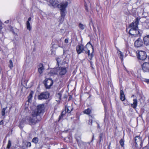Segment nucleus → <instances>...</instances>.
<instances>
[{"label":"nucleus","instance_id":"obj_52","mask_svg":"<svg viewBox=\"0 0 149 149\" xmlns=\"http://www.w3.org/2000/svg\"><path fill=\"white\" fill-rule=\"evenodd\" d=\"M70 97L69 98V100H70Z\"/></svg>","mask_w":149,"mask_h":149},{"label":"nucleus","instance_id":"obj_34","mask_svg":"<svg viewBox=\"0 0 149 149\" xmlns=\"http://www.w3.org/2000/svg\"><path fill=\"white\" fill-rule=\"evenodd\" d=\"M7 108V107L3 109L1 111V115L2 116H4L5 115V111Z\"/></svg>","mask_w":149,"mask_h":149},{"label":"nucleus","instance_id":"obj_22","mask_svg":"<svg viewBox=\"0 0 149 149\" xmlns=\"http://www.w3.org/2000/svg\"><path fill=\"white\" fill-rule=\"evenodd\" d=\"M91 110L90 108H88L87 109L83 111L84 113L88 114L90 116V114L91 113Z\"/></svg>","mask_w":149,"mask_h":149},{"label":"nucleus","instance_id":"obj_11","mask_svg":"<svg viewBox=\"0 0 149 149\" xmlns=\"http://www.w3.org/2000/svg\"><path fill=\"white\" fill-rule=\"evenodd\" d=\"M143 44L142 40L139 38L135 42L134 45L136 47H139L142 46Z\"/></svg>","mask_w":149,"mask_h":149},{"label":"nucleus","instance_id":"obj_46","mask_svg":"<svg viewBox=\"0 0 149 149\" xmlns=\"http://www.w3.org/2000/svg\"><path fill=\"white\" fill-rule=\"evenodd\" d=\"M91 120L90 123H89V124H91V125L92 123V120Z\"/></svg>","mask_w":149,"mask_h":149},{"label":"nucleus","instance_id":"obj_2","mask_svg":"<svg viewBox=\"0 0 149 149\" xmlns=\"http://www.w3.org/2000/svg\"><path fill=\"white\" fill-rule=\"evenodd\" d=\"M67 72L66 68L59 67L52 69L51 72L53 74L58 75L59 76H61L65 75Z\"/></svg>","mask_w":149,"mask_h":149},{"label":"nucleus","instance_id":"obj_4","mask_svg":"<svg viewBox=\"0 0 149 149\" xmlns=\"http://www.w3.org/2000/svg\"><path fill=\"white\" fill-rule=\"evenodd\" d=\"M137 56L138 59L143 60L146 59V52L143 51H140L137 53Z\"/></svg>","mask_w":149,"mask_h":149},{"label":"nucleus","instance_id":"obj_29","mask_svg":"<svg viewBox=\"0 0 149 149\" xmlns=\"http://www.w3.org/2000/svg\"><path fill=\"white\" fill-rule=\"evenodd\" d=\"M9 64L8 65V67L10 69L12 68L13 66V63L12 61L11 60H10L9 61Z\"/></svg>","mask_w":149,"mask_h":149},{"label":"nucleus","instance_id":"obj_16","mask_svg":"<svg viewBox=\"0 0 149 149\" xmlns=\"http://www.w3.org/2000/svg\"><path fill=\"white\" fill-rule=\"evenodd\" d=\"M44 108V105L43 104H41L37 107V108L36 109L38 110V112L40 114L43 111Z\"/></svg>","mask_w":149,"mask_h":149},{"label":"nucleus","instance_id":"obj_1","mask_svg":"<svg viewBox=\"0 0 149 149\" xmlns=\"http://www.w3.org/2000/svg\"><path fill=\"white\" fill-rule=\"evenodd\" d=\"M39 114V113L38 112V110L35 109L33 111L31 116L26 117V119L30 124L33 125L36 123L37 122L36 117Z\"/></svg>","mask_w":149,"mask_h":149},{"label":"nucleus","instance_id":"obj_7","mask_svg":"<svg viewBox=\"0 0 149 149\" xmlns=\"http://www.w3.org/2000/svg\"><path fill=\"white\" fill-rule=\"evenodd\" d=\"M49 2L51 5L54 7H56L59 6L60 1V0H49Z\"/></svg>","mask_w":149,"mask_h":149},{"label":"nucleus","instance_id":"obj_27","mask_svg":"<svg viewBox=\"0 0 149 149\" xmlns=\"http://www.w3.org/2000/svg\"><path fill=\"white\" fill-rule=\"evenodd\" d=\"M26 146L27 148L30 147L31 146V144L30 142H25L24 145V146Z\"/></svg>","mask_w":149,"mask_h":149},{"label":"nucleus","instance_id":"obj_37","mask_svg":"<svg viewBox=\"0 0 149 149\" xmlns=\"http://www.w3.org/2000/svg\"><path fill=\"white\" fill-rule=\"evenodd\" d=\"M61 17L64 18L65 15L64 14L65 11H61Z\"/></svg>","mask_w":149,"mask_h":149},{"label":"nucleus","instance_id":"obj_18","mask_svg":"<svg viewBox=\"0 0 149 149\" xmlns=\"http://www.w3.org/2000/svg\"><path fill=\"white\" fill-rule=\"evenodd\" d=\"M120 99L123 101L125 100V96L124 93L123 91L122 90L120 91Z\"/></svg>","mask_w":149,"mask_h":149},{"label":"nucleus","instance_id":"obj_55","mask_svg":"<svg viewBox=\"0 0 149 149\" xmlns=\"http://www.w3.org/2000/svg\"><path fill=\"white\" fill-rule=\"evenodd\" d=\"M93 137H94V136H93Z\"/></svg>","mask_w":149,"mask_h":149},{"label":"nucleus","instance_id":"obj_38","mask_svg":"<svg viewBox=\"0 0 149 149\" xmlns=\"http://www.w3.org/2000/svg\"><path fill=\"white\" fill-rule=\"evenodd\" d=\"M92 26L93 27V30L95 33L96 35V29L94 27V25H93V24L92 23Z\"/></svg>","mask_w":149,"mask_h":149},{"label":"nucleus","instance_id":"obj_30","mask_svg":"<svg viewBox=\"0 0 149 149\" xmlns=\"http://www.w3.org/2000/svg\"><path fill=\"white\" fill-rule=\"evenodd\" d=\"M32 95L33 93H32V92H31L28 97V100L29 102L30 101V100H31L32 97Z\"/></svg>","mask_w":149,"mask_h":149},{"label":"nucleus","instance_id":"obj_19","mask_svg":"<svg viewBox=\"0 0 149 149\" xmlns=\"http://www.w3.org/2000/svg\"><path fill=\"white\" fill-rule=\"evenodd\" d=\"M90 42H88L85 46V47H84V51L86 53H87L90 52V50L88 49V47L90 46Z\"/></svg>","mask_w":149,"mask_h":149},{"label":"nucleus","instance_id":"obj_54","mask_svg":"<svg viewBox=\"0 0 149 149\" xmlns=\"http://www.w3.org/2000/svg\"><path fill=\"white\" fill-rule=\"evenodd\" d=\"M132 97L134 96V95H132Z\"/></svg>","mask_w":149,"mask_h":149},{"label":"nucleus","instance_id":"obj_13","mask_svg":"<svg viewBox=\"0 0 149 149\" xmlns=\"http://www.w3.org/2000/svg\"><path fill=\"white\" fill-rule=\"evenodd\" d=\"M68 4L67 1L62 2L61 3L60 10L61 11H65L66 8L68 6Z\"/></svg>","mask_w":149,"mask_h":149},{"label":"nucleus","instance_id":"obj_3","mask_svg":"<svg viewBox=\"0 0 149 149\" xmlns=\"http://www.w3.org/2000/svg\"><path fill=\"white\" fill-rule=\"evenodd\" d=\"M129 33L131 35L132 37H135L140 36V34L138 30V29L131 28L130 29Z\"/></svg>","mask_w":149,"mask_h":149},{"label":"nucleus","instance_id":"obj_35","mask_svg":"<svg viewBox=\"0 0 149 149\" xmlns=\"http://www.w3.org/2000/svg\"><path fill=\"white\" fill-rule=\"evenodd\" d=\"M92 53H93V52ZM87 54H88V56L89 59L90 60H91L93 57V55L92 53L90 54V52H89Z\"/></svg>","mask_w":149,"mask_h":149},{"label":"nucleus","instance_id":"obj_45","mask_svg":"<svg viewBox=\"0 0 149 149\" xmlns=\"http://www.w3.org/2000/svg\"><path fill=\"white\" fill-rule=\"evenodd\" d=\"M31 17H29L28 19V20L27 21H29H29H30L31 20Z\"/></svg>","mask_w":149,"mask_h":149},{"label":"nucleus","instance_id":"obj_43","mask_svg":"<svg viewBox=\"0 0 149 149\" xmlns=\"http://www.w3.org/2000/svg\"><path fill=\"white\" fill-rule=\"evenodd\" d=\"M3 124V120H2L0 122V124L1 125H2Z\"/></svg>","mask_w":149,"mask_h":149},{"label":"nucleus","instance_id":"obj_23","mask_svg":"<svg viewBox=\"0 0 149 149\" xmlns=\"http://www.w3.org/2000/svg\"><path fill=\"white\" fill-rule=\"evenodd\" d=\"M118 50L117 53H118L119 55L120 56V58L122 61H123V54L122 52L120 51L119 49H118Z\"/></svg>","mask_w":149,"mask_h":149},{"label":"nucleus","instance_id":"obj_15","mask_svg":"<svg viewBox=\"0 0 149 149\" xmlns=\"http://www.w3.org/2000/svg\"><path fill=\"white\" fill-rule=\"evenodd\" d=\"M144 44L146 45H149V35L145 36L143 38Z\"/></svg>","mask_w":149,"mask_h":149},{"label":"nucleus","instance_id":"obj_12","mask_svg":"<svg viewBox=\"0 0 149 149\" xmlns=\"http://www.w3.org/2000/svg\"><path fill=\"white\" fill-rule=\"evenodd\" d=\"M76 50L77 54H79L84 51V46L82 45H77L76 47Z\"/></svg>","mask_w":149,"mask_h":149},{"label":"nucleus","instance_id":"obj_47","mask_svg":"<svg viewBox=\"0 0 149 149\" xmlns=\"http://www.w3.org/2000/svg\"><path fill=\"white\" fill-rule=\"evenodd\" d=\"M8 21H9L8 20H7V21H6L5 22V23H8Z\"/></svg>","mask_w":149,"mask_h":149},{"label":"nucleus","instance_id":"obj_20","mask_svg":"<svg viewBox=\"0 0 149 149\" xmlns=\"http://www.w3.org/2000/svg\"><path fill=\"white\" fill-rule=\"evenodd\" d=\"M72 106H66L65 107V111H67V112L70 113L71 111H72Z\"/></svg>","mask_w":149,"mask_h":149},{"label":"nucleus","instance_id":"obj_53","mask_svg":"<svg viewBox=\"0 0 149 149\" xmlns=\"http://www.w3.org/2000/svg\"><path fill=\"white\" fill-rule=\"evenodd\" d=\"M70 97L69 98V100H70Z\"/></svg>","mask_w":149,"mask_h":149},{"label":"nucleus","instance_id":"obj_39","mask_svg":"<svg viewBox=\"0 0 149 149\" xmlns=\"http://www.w3.org/2000/svg\"><path fill=\"white\" fill-rule=\"evenodd\" d=\"M103 136V134L102 133H101L100 134L99 137L100 138L102 139Z\"/></svg>","mask_w":149,"mask_h":149},{"label":"nucleus","instance_id":"obj_28","mask_svg":"<svg viewBox=\"0 0 149 149\" xmlns=\"http://www.w3.org/2000/svg\"><path fill=\"white\" fill-rule=\"evenodd\" d=\"M79 26L81 29L83 30L84 29L85 26L81 23H80L79 24Z\"/></svg>","mask_w":149,"mask_h":149},{"label":"nucleus","instance_id":"obj_24","mask_svg":"<svg viewBox=\"0 0 149 149\" xmlns=\"http://www.w3.org/2000/svg\"><path fill=\"white\" fill-rule=\"evenodd\" d=\"M26 28L29 31H31V30L32 27L30 25V23L29 21L26 22Z\"/></svg>","mask_w":149,"mask_h":149},{"label":"nucleus","instance_id":"obj_9","mask_svg":"<svg viewBox=\"0 0 149 149\" xmlns=\"http://www.w3.org/2000/svg\"><path fill=\"white\" fill-rule=\"evenodd\" d=\"M49 97V95L47 93H41L38 96L39 100L46 99Z\"/></svg>","mask_w":149,"mask_h":149},{"label":"nucleus","instance_id":"obj_10","mask_svg":"<svg viewBox=\"0 0 149 149\" xmlns=\"http://www.w3.org/2000/svg\"><path fill=\"white\" fill-rule=\"evenodd\" d=\"M142 70L144 72H149V63L145 62L142 65Z\"/></svg>","mask_w":149,"mask_h":149},{"label":"nucleus","instance_id":"obj_50","mask_svg":"<svg viewBox=\"0 0 149 149\" xmlns=\"http://www.w3.org/2000/svg\"><path fill=\"white\" fill-rule=\"evenodd\" d=\"M102 140V139L100 138V142Z\"/></svg>","mask_w":149,"mask_h":149},{"label":"nucleus","instance_id":"obj_44","mask_svg":"<svg viewBox=\"0 0 149 149\" xmlns=\"http://www.w3.org/2000/svg\"><path fill=\"white\" fill-rule=\"evenodd\" d=\"M2 29V28L1 25V24L0 23V31H1Z\"/></svg>","mask_w":149,"mask_h":149},{"label":"nucleus","instance_id":"obj_17","mask_svg":"<svg viewBox=\"0 0 149 149\" xmlns=\"http://www.w3.org/2000/svg\"><path fill=\"white\" fill-rule=\"evenodd\" d=\"M133 104H131V106L134 109H135L137 104V100L136 99H134L133 100Z\"/></svg>","mask_w":149,"mask_h":149},{"label":"nucleus","instance_id":"obj_41","mask_svg":"<svg viewBox=\"0 0 149 149\" xmlns=\"http://www.w3.org/2000/svg\"><path fill=\"white\" fill-rule=\"evenodd\" d=\"M64 42L65 43H68V40L67 39H65Z\"/></svg>","mask_w":149,"mask_h":149},{"label":"nucleus","instance_id":"obj_14","mask_svg":"<svg viewBox=\"0 0 149 149\" xmlns=\"http://www.w3.org/2000/svg\"><path fill=\"white\" fill-rule=\"evenodd\" d=\"M38 71L40 74H42L44 70V67L42 64L40 63L38 67Z\"/></svg>","mask_w":149,"mask_h":149},{"label":"nucleus","instance_id":"obj_51","mask_svg":"<svg viewBox=\"0 0 149 149\" xmlns=\"http://www.w3.org/2000/svg\"><path fill=\"white\" fill-rule=\"evenodd\" d=\"M67 97V96H66V97L65 96V97H64V98H66Z\"/></svg>","mask_w":149,"mask_h":149},{"label":"nucleus","instance_id":"obj_21","mask_svg":"<svg viewBox=\"0 0 149 149\" xmlns=\"http://www.w3.org/2000/svg\"><path fill=\"white\" fill-rule=\"evenodd\" d=\"M61 93H59L56 95L55 98L57 101H59L61 99Z\"/></svg>","mask_w":149,"mask_h":149},{"label":"nucleus","instance_id":"obj_49","mask_svg":"<svg viewBox=\"0 0 149 149\" xmlns=\"http://www.w3.org/2000/svg\"><path fill=\"white\" fill-rule=\"evenodd\" d=\"M91 47H92V48L93 49V46H92V45H91Z\"/></svg>","mask_w":149,"mask_h":149},{"label":"nucleus","instance_id":"obj_6","mask_svg":"<svg viewBox=\"0 0 149 149\" xmlns=\"http://www.w3.org/2000/svg\"><path fill=\"white\" fill-rule=\"evenodd\" d=\"M139 23V19H136L129 25V27L131 28L138 29V26Z\"/></svg>","mask_w":149,"mask_h":149},{"label":"nucleus","instance_id":"obj_42","mask_svg":"<svg viewBox=\"0 0 149 149\" xmlns=\"http://www.w3.org/2000/svg\"><path fill=\"white\" fill-rule=\"evenodd\" d=\"M143 149H149L148 146H146L144 147Z\"/></svg>","mask_w":149,"mask_h":149},{"label":"nucleus","instance_id":"obj_25","mask_svg":"<svg viewBox=\"0 0 149 149\" xmlns=\"http://www.w3.org/2000/svg\"><path fill=\"white\" fill-rule=\"evenodd\" d=\"M56 60L57 62V65L58 66L61 61H62V58H60V57H58L56 58Z\"/></svg>","mask_w":149,"mask_h":149},{"label":"nucleus","instance_id":"obj_8","mask_svg":"<svg viewBox=\"0 0 149 149\" xmlns=\"http://www.w3.org/2000/svg\"><path fill=\"white\" fill-rule=\"evenodd\" d=\"M53 83L52 80L50 79H45V85L47 88H49L52 85Z\"/></svg>","mask_w":149,"mask_h":149},{"label":"nucleus","instance_id":"obj_31","mask_svg":"<svg viewBox=\"0 0 149 149\" xmlns=\"http://www.w3.org/2000/svg\"><path fill=\"white\" fill-rule=\"evenodd\" d=\"M66 112H67V111H65H65H62V112L61 113V115L59 116V119H61V118L63 117V116L65 114Z\"/></svg>","mask_w":149,"mask_h":149},{"label":"nucleus","instance_id":"obj_32","mask_svg":"<svg viewBox=\"0 0 149 149\" xmlns=\"http://www.w3.org/2000/svg\"><path fill=\"white\" fill-rule=\"evenodd\" d=\"M11 145V142L10 141H8V143L7 145V148L8 149L10 148Z\"/></svg>","mask_w":149,"mask_h":149},{"label":"nucleus","instance_id":"obj_26","mask_svg":"<svg viewBox=\"0 0 149 149\" xmlns=\"http://www.w3.org/2000/svg\"><path fill=\"white\" fill-rule=\"evenodd\" d=\"M38 141V139L37 137H34L32 140V142L36 144Z\"/></svg>","mask_w":149,"mask_h":149},{"label":"nucleus","instance_id":"obj_48","mask_svg":"<svg viewBox=\"0 0 149 149\" xmlns=\"http://www.w3.org/2000/svg\"><path fill=\"white\" fill-rule=\"evenodd\" d=\"M85 9L87 11H88V8L87 7H86Z\"/></svg>","mask_w":149,"mask_h":149},{"label":"nucleus","instance_id":"obj_5","mask_svg":"<svg viewBox=\"0 0 149 149\" xmlns=\"http://www.w3.org/2000/svg\"><path fill=\"white\" fill-rule=\"evenodd\" d=\"M135 140L136 146L138 147V146L139 145L140 146L139 147L140 148L141 147L143 144V141L141 138L138 136H137L136 137Z\"/></svg>","mask_w":149,"mask_h":149},{"label":"nucleus","instance_id":"obj_36","mask_svg":"<svg viewBox=\"0 0 149 149\" xmlns=\"http://www.w3.org/2000/svg\"><path fill=\"white\" fill-rule=\"evenodd\" d=\"M76 139L77 141V142H80L81 140V138L79 136H77L76 137Z\"/></svg>","mask_w":149,"mask_h":149},{"label":"nucleus","instance_id":"obj_33","mask_svg":"<svg viewBox=\"0 0 149 149\" xmlns=\"http://www.w3.org/2000/svg\"><path fill=\"white\" fill-rule=\"evenodd\" d=\"M120 143L122 147H123L124 145V141L123 139H121L120 141Z\"/></svg>","mask_w":149,"mask_h":149},{"label":"nucleus","instance_id":"obj_40","mask_svg":"<svg viewBox=\"0 0 149 149\" xmlns=\"http://www.w3.org/2000/svg\"><path fill=\"white\" fill-rule=\"evenodd\" d=\"M145 81L147 83H149V79H146Z\"/></svg>","mask_w":149,"mask_h":149}]
</instances>
